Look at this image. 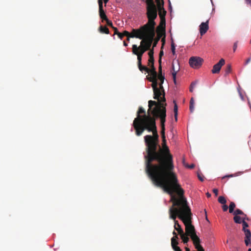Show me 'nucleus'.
I'll return each mask as SVG.
<instances>
[{
    "mask_svg": "<svg viewBox=\"0 0 251 251\" xmlns=\"http://www.w3.org/2000/svg\"><path fill=\"white\" fill-rule=\"evenodd\" d=\"M152 135L144 136L146 145L145 171L153 184L164 191H171L173 186L179 187L177 176L174 172L173 155L166 145V138L162 139V148L159 145V135L151 127Z\"/></svg>",
    "mask_w": 251,
    "mask_h": 251,
    "instance_id": "obj_1",
    "label": "nucleus"
},
{
    "mask_svg": "<svg viewBox=\"0 0 251 251\" xmlns=\"http://www.w3.org/2000/svg\"><path fill=\"white\" fill-rule=\"evenodd\" d=\"M165 191L171 195V201L173 202V205L169 209L170 218L175 220L178 217L185 225V234L190 237L194 245L200 248L198 242H201V240L197 235L195 227L192 224V214L184 196V190L179 184L178 187L173 186L171 191Z\"/></svg>",
    "mask_w": 251,
    "mask_h": 251,
    "instance_id": "obj_2",
    "label": "nucleus"
},
{
    "mask_svg": "<svg viewBox=\"0 0 251 251\" xmlns=\"http://www.w3.org/2000/svg\"><path fill=\"white\" fill-rule=\"evenodd\" d=\"M148 113V115H146V111L142 107L139 108L137 117L133 122V126L137 136H140L145 130L148 131L151 130V127H153L154 130H155V119L150 115V113L151 114V111Z\"/></svg>",
    "mask_w": 251,
    "mask_h": 251,
    "instance_id": "obj_3",
    "label": "nucleus"
},
{
    "mask_svg": "<svg viewBox=\"0 0 251 251\" xmlns=\"http://www.w3.org/2000/svg\"><path fill=\"white\" fill-rule=\"evenodd\" d=\"M147 16L148 19V23L141 26L142 29L150 35L155 36V25L154 20L157 16V10L154 2L147 3Z\"/></svg>",
    "mask_w": 251,
    "mask_h": 251,
    "instance_id": "obj_4",
    "label": "nucleus"
},
{
    "mask_svg": "<svg viewBox=\"0 0 251 251\" xmlns=\"http://www.w3.org/2000/svg\"><path fill=\"white\" fill-rule=\"evenodd\" d=\"M149 109L148 112L150 111L152 115V117L160 119L161 129H165V123L166 122V110L165 106L166 104L161 102H157L155 101L150 100L148 101Z\"/></svg>",
    "mask_w": 251,
    "mask_h": 251,
    "instance_id": "obj_5",
    "label": "nucleus"
},
{
    "mask_svg": "<svg viewBox=\"0 0 251 251\" xmlns=\"http://www.w3.org/2000/svg\"><path fill=\"white\" fill-rule=\"evenodd\" d=\"M154 36L147 34V37L140 42V45L138 47L136 45H133L132 52L133 54L137 55V62L142 61L143 54L150 49L154 39Z\"/></svg>",
    "mask_w": 251,
    "mask_h": 251,
    "instance_id": "obj_6",
    "label": "nucleus"
},
{
    "mask_svg": "<svg viewBox=\"0 0 251 251\" xmlns=\"http://www.w3.org/2000/svg\"><path fill=\"white\" fill-rule=\"evenodd\" d=\"M147 34L146 32L142 29L141 27L138 29H132L130 35L127 36L126 40L129 41L130 38H136L143 40L147 37Z\"/></svg>",
    "mask_w": 251,
    "mask_h": 251,
    "instance_id": "obj_7",
    "label": "nucleus"
},
{
    "mask_svg": "<svg viewBox=\"0 0 251 251\" xmlns=\"http://www.w3.org/2000/svg\"><path fill=\"white\" fill-rule=\"evenodd\" d=\"M149 81L151 82V86L152 87L154 93L153 99L155 100H159V98L161 96V93L160 92V89L158 88V82H157V78L148 79Z\"/></svg>",
    "mask_w": 251,
    "mask_h": 251,
    "instance_id": "obj_8",
    "label": "nucleus"
},
{
    "mask_svg": "<svg viewBox=\"0 0 251 251\" xmlns=\"http://www.w3.org/2000/svg\"><path fill=\"white\" fill-rule=\"evenodd\" d=\"M203 61V59L200 57L193 56L189 59V63L193 68L198 69L201 67Z\"/></svg>",
    "mask_w": 251,
    "mask_h": 251,
    "instance_id": "obj_9",
    "label": "nucleus"
},
{
    "mask_svg": "<svg viewBox=\"0 0 251 251\" xmlns=\"http://www.w3.org/2000/svg\"><path fill=\"white\" fill-rule=\"evenodd\" d=\"M225 60L222 58L220 61L213 66L211 72L213 74H218L220 72L222 67L225 64Z\"/></svg>",
    "mask_w": 251,
    "mask_h": 251,
    "instance_id": "obj_10",
    "label": "nucleus"
},
{
    "mask_svg": "<svg viewBox=\"0 0 251 251\" xmlns=\"http://www.w3.org/2000/svg\"><path fill=\"white\" fill-rule=\"evenodd\" d=\"M208 21L202 23L200 25V32L201 36L204 35L208 30Z\"/></svg>",
    "mask_w": 251,
    "mask_h": 251,
    "instance_id": "obj_11",
    "label": "nucleus"
},
{
    "mask_svg": "<svg viewBox=\"0 0 251 251\" xmlns=\"http://www.w3.org/2000/svg\"><path fill=\"white\" fill-rule=\"evenodd\" d=\"M178 242L176 240L175 237L171 238V246L174 251H182L180 248L177 246Z\"/></svg>",
    "mask_w": 251,
    "mask_h": 251,
    "instance_id": "obj_12",
    "label": "nucleus"
},
{
    "mask_svg": "<svg viewBox=\"0 0 251 251\" xmlns=\"http://www.w3.org/2000/svg\"><path fill=\"white\" fill-rule=\"evenodd\" d=\"M159 89H160V92L161 93V95H163V97H160L159 98V100H158V101H157V102H161L162 103V102H165L166 101V99H165V92H164V88H163V87L162 85H159V87L158 88Z\"/></svg>",
    "mask_w": 251,
    "mask_h": 251,
    "instance_id": "obj_13",
    "label": "nucleus"
},
{
    "mask_svg": "<svg viewBox=\"0 0 251 251\" xmlns=\"http://www.w3.org/2000/svg\"><path fill=\"white\" fill-rule=\"evenodd\" d=\"M158 11H159V15L160 16V18L161 19V22H162L163 21H164V23H165V16H166V11H165V10L164 9V8H163V9L162 8H161V10H159L158 9Z\"/></svg>",
    "mask_w": 251,
    "mask_h": 251,
    "instance_id": "obj_14",
    "label": "nucleus"
},
{
    "mask_svg": "<svg viewBox=\"0 0 251 251\" xmlns=\"http://www.w3.org/2000/svg\"><path fill=\"white\" fill-rule=\"evenodd\" d=\"M137 65L139 70L141 72L143 73V72H146L148 73V70H149V68L145 66H143L142 65V61L137 62Z\"/></svg>",
    "mask_w": 251,
    "mask_h": 251,
    "instance_id": "obj_15",
    "label": "nucleus"
},
{
    "mask_svg": "<svg viewBox=\"0 0 251 251\" xmlns=\"http://www.w3.org/2000/svg\"><path fill=\"white\" fill-rule=\"evenodd\" d=\"M153 54H154L153 49L152 48L151 50V49H150L149 50V51L148 52L149 58L148 63H152V62H154Z\"/></svg>",
    "mask_w": 251,
    "mask_h": 251,
    "instance_id": "obj_16",
    "label": "nucleus"
},
{
    "mask_svg": "<svg viewBox=\"0 0 251 251\" xmlns=\"http://www.w3.org/2000/svg\"><path fill=\"white\" fill-rule=\"evenodd\" d=\"M99 31L101 33L109 34V31L106 26L100 25L99 27Z\"/></svg>",
    "mask_w": 251,
    "mask_h": 251,
    "instance_id": "obj_17",
    "label": "nucleus"
},
{
    "mask_svg": "<svg viewBox=\"0 0 251 251\" xmlns=\"http://www.w3.org/2000/svg\"><path fill=\"white\" fill-rule=\"evenodd\" d=\"M180 237H181V239L182 240L183 243L184 244H187L188 242V241H189V238L188 237V235H187L184 233L183 234L180 235Z\"/></svg>",
    "mask_w": 251,
    "mask_h": 251,
    "instance_id": "obj_18",
    "label": "nucleus"
},
{
    "mask_svg": "<svg viewBox=\"0 0 251 251\" xmlns=\"http://www.w3.org/2000/svg\"><path fill=\"white\" fill-rule=\"evenodd\" d=\"M148 65L150 67V69L149 68V70H148V73L156 72L154 66V62L152 63H148Z\"/></svg>",
    "mask_w": 251,
    "mask_h": 251,
    "instance_id": "obj_19",
    "label": "nucleus"
},
{
    "mask_svg": "<svg viewBox=\"0 0 251 251\" xmlns=\"http://www.w3.org/2000/svg\"><path fill=\"white\" fill-rule=\"evenodd\" d=\"M174 111L175 114V120L177 121V114H178V107L177 105L175 100H174Z\"/></svg>",
    "mask_w": 251,
    "mask_h": 251,
    "instance_id": "obj_20",
    "label": "nucleus"
},
{
    "mask_svg": "<svg viewBox=\"0 0 251 251\" xmlns=\"http://www.w3.org/2000/svg\"><path fill=\"white\" fill-rule=\"evenodd\" d=\"M99 15L100 18L102 19V21H106L108 19L104 10H101L99 11Z\"/></svg>",
    "mask_w": 251,
    "mask_h": 251,
    "instance_id": "obj_21",
    "label": "nucleus"
},
{
    "mask_svg": "<svg viewBox=\"0 0 251 251\" xmlns=\"http://www.w3.org/2000/svg\"><path fill=\"white\" fill-rule=\"evenodd\" d=\"M157 6V9L159 10H161V8L163 9V6H164V0H155Z\"/></svg>",
    "mask_w": 251,
    "mask_h": 251,
    "instance_id": "obj_22",
    "label": "nucleus"
},
{
    "mask_svg": "<svg viewBox=\"0 0 251 251\" xmlns=\"http://www.w3.org/2000/svg\"><path fill=\"white\" fill-rule=\"evenodd\" d=\"M233 220L236 224H241L242 221V217L239 215H234Z\"/></svg>",
    "mask_w": 251,
    "mask_h": 251,
    "instance_id": "obj_23",
    "label": "nucleus"
},
{
    "mask_svg": "<svg viewBox=\"0 0 251 251\" xmlns=\"http://www.w3.org/2000/svg\"><path fill=\"white\" fill-rule=\"evenodd\" d=\"M236 207V205L234 202H230V204L229 205V212L230 213H232L234 212V208Z\"/></svg>",
    "mask_w": 251,
    "mask_h": 251,
    "instance_id": "obj_24",
    "label": "nucleus"
},
{
    "mask_svg": "<svg viewBox=\"0 0 251 251\" xmlns=\"http://www.w3.org/2000/svg\"><path fill=\"white\" fill-rule=\"evenodd\" d=\"M150 74V76L148 77V79H151L153 78L156 79L158 78V74L157 72L149 73Z\"/></svg>",
    "mask_w": 251,
    "mask_h": 251,
    "instance_id": "obj_25",
    "label": "nucleus"
},
{
    "mask_svg": "<svg viewBox=\"0 0 251 251\" xmlns=\"http://www.w3.org/2000/svg\"><path fill=\"white\" fill-rule=\"evenodd\" d=\"M174 227L180 235L184 233L183 230L180 225H178V226H174Z\"/></svg>",
    "mask_w": 251,
    "mask_h": 251,
    "instance_id": "obj_26",
    "label": "nucleus"
},
{
    "mask_svg": "<svg viewBox=\"0 0 251 251\" xmlns=\"http://www.w3.org/2000/svg\"><path fill=\"white\" fill-rule=\"evenodd\" d=\"M194 98H192L190 100V107H189V109H190V110L191 111V112H193V111H194Z\"/></svg>",
    "mask_w": 251,
    "mask_h": 251,
    "instance_id": "obj_27",
    "label": "nucleus"
},
{
    "mask_svg": "<svg viewBox=\"0 0 251 251\" xmlns=\"http://www.w3.org/2000/svg\"><path fill=\"white\" fill-rule=\"evenodd\" d=\"M243 231L244 232L245 235V238H251V232L250 229H246L245 230H243Z\"/></svg>",
    "mask_w": 251,
    "mask_h": 251,
    "instance_id": "obj_28",
    "label": "nucleus"
},
{
    "mask_svg": "<svg viewBox=\"0 0 251 251\" xmlns=\"http://www.w3.org/2000/svg\"><path fill=\"white\" fill-rule=\"evenodd\" d=\"M232 213L234 215H245V213L241 210H240L239 209H236L235 211H234V212Z\"/></svg>",
    "mask_w": 251,
    "mask_h": 251,
    "instance_id": "obj_29",
    "label": "nucleus"
},
{
    "mask_svg": "<svg viewBox=\"0 0 251 251\" xmlns=\"http://www.w3.org/2000/svg\"><path fill=\"white\" fill-rule=\"evenodd\" d=\"M218 202L221 204H226V201L225 199V198L223 196H220L218 198Z\"/></svg>",
    "mask_w": 251,
    "mask_h": 251,
    "instance_id": "obj_30",
    "label": "nucleus"
},
{
    "mask_svg": "<svg viewBox=\"0 0 251 251\" xmlns=\"http://www.w3.org/2000/svg\"><path fill=\"white\" fill-rule=\"evenodd\" d=\"M157 79H158L160 81V83L159 84V85H162L165 79L164 75H158Z\"/></svg>",
    "mask_w": 251,
    "mask_h": 251,
    "instance_id": "obj_31",
    "label": "nucleus"
},
{
    "mask_svg": "<svg viewBox=\"0 0 251 251\" xmlns=\"http://www.w3.org/2000/svg\"><path fill=\"white\" fill-rule=\"evenodd\" d=\"M176 63L177 64V66H178V61H176ZM172 70L173 71H178L179 70V66H178L176 68L175 67V62H173L172 63Z\"/></svg>",
    "mask_w": 251,
    "mask_h": 251,
    "instance_id": "obj_32",
    "label": "nucleus"
},
{
    "mask_svg": "<svg viewBox=\"0 0 251 251\" xmlns=\"http://www.w3.org/2000/svg\"><path fill=\"white\" fill-rule=\"evenodd\" d=\"M231 71V67L230 64H228L226 66V69L225 70L226 75L228 74Z\"/></svg>",
    "mask_w": 251,
    "mask_h": 251,
    "instance_id": "obj_33",
    "label": "nucleus"
},
{
    "mask_svg": "<svg viewBox=\"0 0 251 251\" xmlns=\"http://www.w3.org/2000/svg\"><path fill=\"white\" fill-rule=\"evenodd\" d=\"M251 238H245V243L247 246H250L251 245Z\"/></svg>",
    "mask_w": 251,
    "mask_h": 251,
    "instance_id": "obj_34",
    "label": "nucleus"
},
{
    "mask_svg": "<svg viewBox=\"0 0 251 251\" xmlns=\"http://www.w3.org/2000/svg\"><path fill=\"white\" fill-rule=\"evenodd\" d=\"M98 3L99 6V11L103 9V2L102 0H98Z\"/></svg>",
    "mask_w": 251,
    "mask_h": 251,
    "instance_id": "obj_35",
    "label": "nucleus"
},
{
    "mask_svg": "<svg viewBox=\"0 0 251 251\" xmlns=\"http://www.w3.org/2000/svg\"><path fill=\"white\" fill-rule=\"evenodd\" d=\"M175 50H176V49H175V43L173 42V41H172V43H171V50H172V52L174 55H175L176 53Z\"/></svg>",
    "mask_w": 251,
    "mask_h": 251,
    "instance_id": "obj_36",
    "label": "nucleus"
},
{
    "mask_svg": "<svg viewBox=\"0 0 251 251\" xmlns=\"http://www.w3.org/2000/svg\"><path fill=\"white\" fill-rule=\"evenodd\" d=\"M241 223H242L243 225V230L246 229V227L249 226L248 224L245 221H242Z\"/></svg>",
    "mask_w": 251,
    "mask_h": 251,
    "instance_id": "obj_37",
    "label": "nucleus"
},
{
    "mask_svg": "<svg viewBox=\"0 0 251 251\" xmlns=\"http://www.w3.org/2000/svg\"><path fill=\"white\" fill-rule=\"evenodd\" d=\"M177 72L178 71H175V72L173 71V72H172V75H173V79H174L175 83H176V74H177Z\"/></svg>",
    "mask_w": 251,
    "mask_h": 251,
    "instance_id": "obj_38",
    "label": "nucleus"
},
{
    "mask_svg": "<svg viewBox=\"0 0 251 251\" xmlns=\"http://www.w3.org/2000/svg\"><path fill=\"white\" fill-rule=\"evenodd\" d=\"M158 75H162V72L161 63L159 64V68H158Z\"/></svg>",
    "mask_w": 251,
    "mask_h": 251,
    "instance_id": "obj_39",
    "label": "nucleus"
},
{
    "mask_svg": "<svg viewBox=\"0 0 251 251\" xmlns=\"http://www.w3.org/2000/svg\"><path fill=\"white\" fill-rule=\"evenodd\" d=\"M165 129H161V135L162 139L165 138Z\"/></svg>",
    "mask_w": 251,
    "mask_h": 251,
    "instance_id": "obj_40",
    "label": "nucleus"
},
{
    "mask_svg": "<svg viewBox=\"0 0 251 251\" xmlns=\"http://www.w3.org/2000/svg\"><path fill=\"white\" fill-rule=\"evenodd\" d=\"M162 55H163V51L161 50L159 52V58L158 60L159 64L161 63V57Z\"/></svg>",
    "mask_w": 251,
    "mask_h": 251,
    "instance_id": "obj_41",
    "label": "nucleus"
},
{
    "mask_svg": "<svg viewBox=\"0 0 251 251\" xmlns=\"http://www.w3.org/2000/svg\"><path fill=\"white\" fill-rule=\"evenodd\" d=\"M196 82H192L191 83L189 90L191 92H192L193 91L194 87L196 85Z\"/></svg>",
    "mask_w": 251,
    "mask_h": 251,
    "instance_id": "obj_42",
    "label": "nucleus"
},
{
    "mask_svg": "<svg viewBox=\"0 0 251 251\" xmlns=\"http://www.w3.org/2000/svg\"><path fill=\"white\" fill-rule=\"evenodd\" d=\"M106 24L107 25L111 27L112 28L113 27V24H112V23L111 22V21H110V20H109L108 19L106 20Z\"/></svg>",
    "mask_w": 251,
    "mask_h": 251,
    "instance_id": "obj_43",
    "label": "nucleus"
},
{
    "mask_svg": "<svg viewBox=\"0 0 251 251\" xmlns=\"http://www.w3.org/2000/svg\"><path fill=\"white\" fill-rule=\"evenodd\" d=\"M122 33L124 36H126L127 37L130 35V33H129L128 31L126 30H125Z\"/></svg>",
    "mask_w": 251,
    "mask_h": 251,
    "instance_id": "obj_44",
    "label": "nucleus"
},
{
    "mask_svg": "<svg viewBox=\"0 0 251 251\" xmlns=\"http://www.w3.org/2000/svg\"><path fill=\"white\" fill-rule=\"evenodd\" d=\"M243 217H242V221L247 220L249 221V218L247 217V215L245 214V215H242Z\"/></svg>",
    "mask_w": 251,
    "mask_h": 251,
    "instance_id": "obj_45",
    "label": "nucleus"
},
{
    "mask_svg": "<svg viewBox=\"0 0 251 251\" xmlns=\"http://www.w3.org/2000/svg\"><path fill=\"white\" fill-rule=\"evenodd\" d=\"M222 208L224 211H226L228 208V207L227 206V205L224 204L222 206Z\"/></svg>",
    "mask_w": 251,
    "mask_h": 251,
    "instance_id": "obj_46",
    "label": "nucleus"
},
{
    "mask_svg": "<svg viewBox=\"0 0 251 251\" xmlns=\"http://www.w3.org/2000/svg\"><path fill=\"white\" fill-rule=\"evenodd\" d=\"M160 36H161V35H160L158 37V39L156 41H155L154 42V43H153V48H152L153 49L154 47H155L156 46V45L157 44V42H158V40H159V39L160 38Z\"/></svg>",
    "mask_w": 251,
    "mask_h": 251,
    "instance_id": "obj_47",
    "label": "nucleus"
},
{
    "mask_svg": "<svg viewBox=\"0 0 251 251\" xmlns=\"http://www.w3.org/2000/svg\"><path fill=\"white\" fill-rule=\"evenodd\" d=\"M198 177L199 179V180L201 181H203V177L202 176H201L199 173L198 174Z\"/></svg>",
    "mask_w": 251,
    "mask_h": 251,
    "instance_id": "obj_48",
    "label": "nucleus"
},
{
    "mask_svg": "<svg viewBox=\"0 0 251 251\" xmlns=\"http://www.w3.org/2000/svg\"><path fill=\"white\" fill-rule=\"evenodd\" d=\"M117 35L118 36V37H119L121 40H122V39H123V37H124V36L123 35V33H122L119 32Z\"/></svg>",
    "mask_w": 251,
    "mask_h": 251,
    "instance_id": "obj_49",
    "label": "nucleus"
},
{
    "mask_svg": "<svg viewBox=\"0 0 251 251\" xmlns=\"http://www.w3.org/2000/svg\"><path fill=\"white\" fill-rule=\"evenodd\" d=\"M112 28L114 29V34H117L119 32L118 31V29L117 28L115 27H113Z\"/></svg>",
    "mask_w": 251,
    "mask_h": 251,
    "instance_id": "obj_50",
    "label": "nucleus"
},
{
    "mask_svg": "<svg viewBox=\"0 0 251 251\" xmlns=\"http://www.w3.org/2000/svg\"><path fill=\"white\" fill-rule=\"evenodd\" d=\"M213 193L215 194V195L217 196L218 194V190L217 189H214L213 190Z\"/></svg>",
    "mask_w": 251,
    "mask_h": 251,
    "instance_id": "obj_51",
    "label": "nucleus"
},
{
    "mask_svg": "<svg viewBox=\"0 0 251 251\" xmlns=\"http://www.w3.org/2000/svg\"><path fill=\"white\" fill-rule=\"evenodd\" d=\"M237 43L236 42V43H234V46H233V50L234 51H235L237 49Z\"/></svg>",
    "mask_w": 251,
    "mask_h": 251,
    "instance_id": "obj_52",
    "label": "nucleus"
},
{
    "mask_svg": "<svg viewBox=\"0 0 251 251\" xmlns=\"http://www.w3.org/2000/svg\"><path fill=\"white\" fill-rule=\"evenodd\" d=\"M245 1L247 4L251 6V0H245Z\"/></svg>",
    "mask_w": 251,
    "mask_h": 251,
    "instance_id": "obj_53",
    "label": "nucleus"
},
{
    "mask_svg": "<svg viewBox=\"0 0 251 251\" xmlns=\"http://www.w3.org/2000/svg\"><path fill=\"white\" fill-rule=\"evenodd\" d=\"M173 234L174 235L173 237H175V239L176 240V239H178V237H177V235L176 232L175 231H174L173 232Z\"/></svg>",
    "mask_w": 251,
    "mask_h": 251,
    "instance_id": "obj_54",
    "label": "nucleus"
},
{
    "mask_svg": "<svg viewBox=\"0 0 251 251\" xmlns=\"http://www.w3.org/2000/svg\"><path fill=\"white\" fill-rule=\"evenodd\" d=\"M251 60V57H249V58H248L247 59V60L246 61V62H245V65H247L248 64Z\"/></svg>",
    "mask_w": 251,
    "mask_h": 251,
    "instance_id": "obj_55",
    "label": "nucleus"
},
{
    "mask_svg": "<svg viewBox=\"0 0 251 251\" xmlns=\"http://www.w3.org/2000/svg\"><path fill=\"white\" fill-rule=\"evenodd\" d=\"M153 0H146V3H150L151 2H153Z\"/></svg>",
    "mask_w": 251,
    "mask_h": 251,
    "instance_id": "obj_56",
    "label": "nucleus"
},
{
    "mask_svg": "<svg viewBox=\"0 0 251 251\" xmlns=\"http://www.w3.org/2000/svg\"><path fill=\"white\" fill-rule=\"evenodd\" d=\"M188 168L193 169L194 168L195 165L194 164H191V165L187 166Z\"/></svg>",
    "mask_w": 251,
    "mask_h": 251,
    "instance_id": "obj_57",
    "label": "nucleus"
},
{
    "mask_svg": "<svg viewBox=\"0 0 251 251\" xmlns=\"http://www.w3.org/2000/svg\"><path fill=\"white\" fill-rule=\"evenodd\" d=\"M175 221V226H178V225H179L178 221H176V219L174 220Z\"/></svg>",
    "mask_w": 251,
    "mask_h": 251,
    "instance_id": "obj_58",
    "label": "nucleus"
},
{
    "mask_svg": "<svg viewBox=\"0 0 251 251\" xmlns=\"http://www.w3.org/2000/svg\"><path fill=\"white\" fill-rule=\"evenodd\" d=\"M233 176V175H229V176H226L223 177L222 179H224V178H225L226 177H232Z\"/></svg>",
    "mask_w": 251,
    "mask_h": 251,
    "instance_id": "obj_59",
    "label": "nucleus"
},
{
    "mask_svg": "<svg viewBox=\"0 0 251 251\" xmlns=\"http://www.w3.org/2000/svg\"><path fill=\"white\" fill-rule=\"evenodd\" d=\"M123 44H124V46L125 47H127L128 46L127 43L126 41H124Z\"/></svg>",
    "mask_w": 251,
    "mask_h": 251,
    "instance_id": "obj_60",
    "label": "nucleus"
},
{
    "mask_svg": "<svg viewBox=\"0 0 251 251\" xmlns=\"http://www.w3.org/2000/svg\"><path fill=\"white\" fill-rule=\"evenodd\" d=\"M206 196L208 197V198H210L211 197V194L210 193H209L208 192H207L206 194Z\"/></svg>",
    "mask_w": 251,
    "mask_h": 251,
    "instance_id": "obj_61",
    "label": "nucleus"
},
{
    "mask_svg": "<svg viewBox=\"0 0 251 251\" xmlns=\"http://www.w3.org/2000/svg\"><path fill=\"white\" fill-rule=\"evenodd\" d=\"M205 216H206V220L207 221H208V218H207V217L206 212V211H205Z\"/></svg>",
    "mask_w": 251,
    "mask_h": 251,
    "instance_id": "obj_62",
    "label": "nucleus"
},
{
    "mask_svg": "<svg viewBox=\"0 0 251 251\" xmlns=\"http://www.w3.org/2000/svg\"><path fill=\"white\" fill-rule=\"evenodd\" d=\"M109 0H104V2L106 4Z\"/></svg>",
    "mask_w": 251,
    "mask_h": 251,
    "instance_id": "obj_63",
    "label": "nucleus"
},
{
    "mask_svg": "<svg viewBox=\"0 0 251 251\" xmlns=\"http://www.w3.org/2000/svg\"><path fill=\"white\" fill-rule=\"evenodd\" d=\"M248 251H251V249H249L248 250Z\"/></svg>",
    "mask_w": 251,
    "mask_h": 251,
    "instance_id": "obj_64",
    "label": "nucleus"
}]
</instances>
